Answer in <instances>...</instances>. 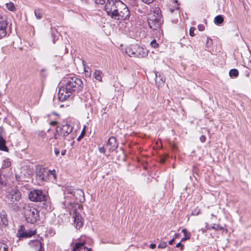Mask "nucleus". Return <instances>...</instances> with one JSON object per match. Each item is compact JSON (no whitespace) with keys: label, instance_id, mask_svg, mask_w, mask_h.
Segmentation results:
<instances>
[{"label":"nucleus","instance_id":"obj_1","mask_svg":"<svg viewBox=\"0 0 251 251\" xmlns=\"http://www.w3.org/2000/svg\"><path fill=\"white\" fill-rule=\"evenodd\" d=\"M105 10L109 17L120 22L128 20L130 16L128 7L121 0H108Z\"/></svg>","mask_w":251,"mask_h":251},{"label":"nucleus","instance_id":"obj_2","mask_svg":"<svg viewBox=\"0 0 251 251\" xmlns=\"http://www.w3.org/2000/svg\"><path fill=\"white\" fill-rule=\"evenodd\" d=\"M83 84L81 79L76 76H69L64 80V84L58 92V99L63 101L73 95L81 91Z\"/></svg>","mask_w":251,"mask_h":251},{"label":"nucleus","instance_id":"obj_3","mask_svg":"<svg viewBox=\"0 0 251 251\" xmlns=\"http://www.w3.org/2000/svg\"><path fill=\"white\" fill-rule=\"evenodd\" d=\"M21 205V209L23 210V214L28 223L34 224L39 220V211L32 204L22 201Z\"/></svg>","mask_w":251,"mask_h":251},{"label":"nucleus","instance_id":"obj_4","mask_svg":"<svg viewBox=\"0 0 251 251\" xmlns=\"http://www.w3.org/2000/svg\"><path fill=\"white\" fill-rule=\"evenodd\" d=\"M56 176L55 171H50L47 168L38 167L36 171V178L39 184L41 185L44 184L45 182L49 181L53 179L55 180Z\"/></svg>","mask_w":251,"mask_h":251},{"label":"nucleus","instance_id":"obj_5","mask_svg":"<svg viewBox=\"0 0 251 251\" xmlns=\"http://www.w3.org/2000/svg\"><path fill=\"white\" fill-rule=\"evenodd\" d=\"M7 200L9 201L8 206L15 211L21 210V201L17 203L22 198L21 192L17 189H13L6 195Z\"/></svg>","mask_w":251,"mask_h":251},{"label":"nucleus","instance_id":"obj_6","mask_svg":"<svg viewBox=\"0 0 251 251\" xmlns=\"http://www.w3.org/2000/svg\"><path fill=\"white\" fill-rule=\"evenodd\" d=\"M160 9L151 12L148 17V23L149 27L153 30L159 28L163 22Z\"/></svg>","mask_w":251,"mask_h":251},{"label":"nucleus","instance_id":"obj_7","mask_svg":"<svg viewBox=\"0 0 251 251\" xmlns=\"http://www.w3.org/2000/svg\"><path fill=\"white\" fill-rule=\"evenodd\" d=\"M73 129V127L67 123L61 126H57L55 132L64 142L65 140L71 141L74 139V135L72 133Z\"/></svg>","mask_w":251,"mask_h":251},{"label":"nucleus","instance_id":"obj_8","mask_svg":"<svg viewBox=\"0 0 251 251\" xmlns=\"http://www.w3.org/2000/svg\"><path fill=\"white\" fill-rule=\"evenodd\" d=\"M126 53L130 57H145L148 55V50L137 45H132L126 49Z\"/></svg>","mask_w":251,"mask_h":251},{"label":"nucleus","instance_id":"obj_9","mask_svg":"<svg viewBox=\"0 0 251 251\" xmlns=\"http://www.w3.org/2000/svg\"><path fill=\"white\" fill-rule=\"evenodd\" d=\"M48 195L42 190L33 189L28 193V199L34 202L45 201L48 199Z\"/></svg>","mask_w":251,"mask_h":251},{"label":"nucleus","instance_id":"obj_10","mask_svg":"<svg viewBox=\"0 0 251 251\" xmlns=\"http://www.w3.org/2000/svg\"><path fill=\"white\" fill-rule=\"evenodd\" d=\"M10 32V29L8 26L6 18L1 17L0 18V39L9 35Z\"/></svg>","mask_w":251,"mask_h":251},{"label":"nucleus","instance_id":"obj_11","mask_svg":"<svg viewBox=\"0 0 251 251\" xmlns=\"http://www.w3.org/2000/svg\"><path fill=\"white\" fill-rule=\"evenodd\" d=\"M35 234V231L33 230H25L24 226L21 225L17 233L16 236L20 240L24 238H29Z\"/></svg>","mask_w":251,"mask_h":251},{"label":"nucleus","instance_id":"obj_12","mask_svg":"<svg viewBox=\"0 0 251 251\" xmlns=\"http://www.w3.org/2000/svg\"><path fill=\"white\" fill-rule=\"evenodd\" d=\"M118 147V143L115 137L112 136L108 140L105 148L109 151V152L115 151Z\"/></svg>","mask_w":251,"mask_h":251},{"label":"nucleus","instance_id":"obj_13","mask_svg":"<svg viewBox=\"0 0 251 251\" xmlns=\"http://www.w3.org/2000/svg\"><path fill=\"white\" fill-rule=\"evenodd\" d=\"M28 245L34 251H45L43 245L40 240H30L28 242Z\"/></svg>","mask_w":251,"mask_h":251},{"label":"nucleus","instance_id":"obj_14","mask_svg":"<svg viewBox=\"0 0 251 251\" xmlns=\"http://www.w3.org/2000/svg\"><path fill=\"white\" fill-rule=\"evenodd\" d=\"M73 217L76 228L79 229L83 226V221L81 216L77 213L76 210H75L73 212Z\"/></svg>","mask_w":251,"mask_h":251},{"label":"nucleus","instance_id":"obj_15","mask_svg":"<svg viewBox=\"0 0 251 251\" xmlns=\"http://www.w3.org/2000/svg\"><path fill=\"white\" fill-rule=\"evenodd\" d=\"M73 196L77 202H83L85 201L84 193L81 189H75Z\"/></svg>","mask_w":251,"mask_h":251},{"label":"nucleus","instance_id":"obj_16","mask_svg":"<svg viewBox=\"0 0 251 251\" xmlns=\"http://www.w3.org/2000/svg\"><path fill=\"white\" fill-rule=\"evenodd\" d=\"M85 249L84 242H77L73 247L72 251H85Z\"/></svg>","mask_w":251,"mask_h":251},{"label":"nucleus","instance_id":"obj_17","mask_svg":"<svg viewBox=\"0 0 251 251\" xmlns=\"http://www.w3.org/2000/svg\"><path fill=\"white\" fill-rule=\"evenodd\" d=\"M156 78L155 79L156 84L158 87H161L164 85L165 79L164 76L160 74L157 75V74H155Z\"/></svg>","mask_w":251,"mask_h":251},{"label":"nucleus","instance_id":"obj_18","mask_svg":"<svg viewBox=\"0 0 251 251\" xmlns=\"http://www.w3.org/2000/svg\"><path fill=\"white\" fill-rule=\"evenodd\" d=\"M58 139H61V138L60 136H58V134L55 132H54L53 133V137L50 138L49 142L50 143L51 146L53 145L55 146L58 144V142L56 140Z\"/></svg>","mask_w":251,"mask_h":251},{"label":"nucleus","instance_id":"obj_19","mask_svg":"<svg viewBox=\"0 0 251 251\" xmlns=\"http://www.w3.org/2000/svg\"><path fill=\"white\" fill-rule=\"evenodd\" d=\"M174 4L175 5L173 6V8H169V11L171 13H173L174 12H176V14L178 15L179 7L178 6V4L177 3V1L176 0L174 1Z\"/></svg>","mask_w":251,"mask_h":251},{"label":"nucleus","instance_id":"obj_20","mask_svg":"<svg viewBox=\"0 0 251 251\" xmlns=\"http://www.w3.org/2000/svg\"><path fill=\"white\" fill-rule=\"evenodd\" d=\"M7 217V216L5 212L2 211L0 214V218L1 219V223L4 226H7L8 224Z\"/></svg>","mask_w":251,"mask_h":251},{"label":"nucleus","instance_id":"obj_21","mask_svg":"<svg viewBox=\"0 0 251 251\" xmlns=\"http://www.w3.org/2000/svg\"><path fill=\"white\" fill-rule=\"evenodd\" d=\"M6 141L0 135V150L3 151H7L8 148L5 145Z\"/></svg>","mask_w":251,"mask_h":251},{"label":"nucleus","instance_id":"obj_22","mask_svg":"<svg viewBox=\"0 0 251 251\" xmlns=\"http://www.w3.org/2000/svg\"><path fill=\"white\" fill-rule=\"evenodd\" d=\"M7 176L2 173L1 170L0 172V184L1 185H5L7 183Z\"/></svg>","mask_w":251,"mask_h":251},{"label":"nucleus","instance_id":"obj_23","mask_svg":"<svg viewBox=\"0 0 251 251\" xmlns=\"http://www.w3.org/2000/svg\"><path fill=\"white\" fill-rule=\"evenodd\" d=\"M11 166V162L9 159L6 158L4 159L2 163L1 169L7 168Z\"/></svg>","mask_w":251,"mask_h":251},{"label":"nucleus","instance_id":"obj_24","mask_svg":"<svg viewBox=\"0 0 251 251\" xmlns=\"http://www.w3.org/2000/svg\"><path fill=\"white\" fill-rule=\"evenodd\" d=\"M5 7L8 10L11 11H15L16 9L15 5L12 2L6 3Z\"/></svg>","mask_w":251,"mask_h":251},{"label":"nucleus","instance_id":"obj_25","mask_svg":"<svg viewBox=\"0 0 251 251\" xmlns=\"http://www.w3.org/2000/svg\"><path fill=\"white\" fill-rule=\"evenodd\" d=\"M101 75H102L101 71H100V70H96L94 74V76L96 79L100 81L102 79Z\"/></svg>","mask_w":251,"mask_h":251},{"label":"nucleus","instance_id":"obj_26","mask_svg":"<svg viewBox=\"0 0 251 251\" xmlns=\"http://www.w3.org/2000/svg\"><path fill=\"white\" fill-rule=\"evenodd\" d=\"M214 22L216 24H221L224 22V18L222 15H218L215 17Z\"/></svg>","mask_w":251,"mask_h":251},{"label":"nucleus","instance_id":"obj_27","mask_svg":"<svg viewBox=\"0 0 251 251\" xmlns=\"http://www.w3.org/2000/svg\"><path fill=\"white\" fill-rule=\"evenodd\" d=\"M35 15L37 19H40L42 17L43 11L41 9H36L34 10Z\"/></svg>","mask_w":251,"mask_h":251},{"label":"nucleus","instance_id":"obj_28","mask_svg":"<svg viewBox=\"0 0 251 251\" xmlns=\"http://www.w3.org/2000/svg\"><path fill=\"white\" fill-rule=\"evenodd\" d=\"M181 232L182 233H183L184 235H183V237L182 238H181V242H183V241H184L186 240H188L190 238V235L189 234L188 235V233H187V231L186 229H185V228L182 229Z\"/></svg>","mask_w":251,"mask_h":251},{"label":"nucleus","instance_id":"obj_29","mask_svg":"<svg viewBox=\"0 0 251 251\" xmlns=\"http://www.w3.org/2000/svg\"><path fill=\"white\" fill-rule=\"evenodd\" d=\"M229 75L231 77H237L239 75L238 71L237 69H233L229 71Z\"/></svg>","mask_w":251,"mask_h":251},{"label":"nucleus","instance_id":"obj_30","mask_svg":"<svg viewBox=\"0 0 251 251\" xmlns=\"http://www.w3.org/2000/svg\"><path fill=\"white\" fill-rule=\"evenodd\" d=\"M75 189H74L71 186H67L66 187L65 190V192L67 193L68 194H70L73 195L74 193V191Z\"/></svg>","mask_w":251,"mask_h":251},{"label":"nucleus","instance_id":"obj_31","mask_svg":"<svg viewBox=\"0 0 251 251\" xmlns=\"http://www.w3.org/2000/svg\"><path fill=\"white\" fill-rule=\"evenodd\" d=\"M8 246L4 243L0 242V251H7Z\"/></svg>","mask_w":251,"mask_h":251},{"label":"nucleus","instance_id":"obj_32","mask_svg":"<svg viewBox=\"0 0 251 251\" xmlns=\"http://www.w3.org/2000/svg\"><path fill=\"white\" fill-rule=\"evenodd\" d=\"M201 213V209L198 207L195 208L192 211L191 214L194 216H197Z\"/></svg>","mask_w":251,"mask_h":251},{"label":"nucleus","instance_id":"obj_33","mask_svg":"<svg viewBox=\"0 0 251 251\" xmlns=\"http://www.w3.org/2000/svg\"><path fill=\"white\" fill-rule=\"evenodd\" d=\"M211 228L215 230H220L223 229V227H222L221 226H220L218 224H214L213 226H211Z\"/></svg>","mask_w":251,"mask_h":251},{"label":"nucleus","instance_id":"obj_34","mask_svg":"<svg viewBox=\"0 0 251 251\" xmlns=\"http://www.w3.org/2000/svg\"><path fill=\"white\" fill-rule=\"evenodd\" d=\"M213 44L212 40L209 38H207L206 43V46L207 48H210Z\"/></svg>","mask_w":251,"mask_h":251},{"label":"nucleus","instance_id":"obj_35","mask_svg":"<svg viewBox=\"0 0 251 251\" xmlns=\"http://www.w3.org/2000/svg\"><path fill=\"white\" fill-rule=\"evenodd\" d=\"M151 45L153 48H156L159 46L158 44L156 42L155 40H153L151 42Z\"/></svg>","mask_w":251,"mask_h":251},{"label":"nucleus","instance_id":"obj_36","mask_svg":"<svg viewBox=\"0 0 251 251\" xmlns=\"http://www.w3.org/2000/svg\"><path fill=\"white\" fill-rule=\"evenodd\" d=\"M167 246V243L165 242H161L158 246V248L164 249Z\"/></svg>","mask_w":251,"mask_h":251},{"label":"nucleus","instance_id":"obj_37","mask_svg":"<svg viewBox=\"0 0 251 251\" xmlns=\"http://www.w3.org/2000/svg\"><path fill=\"white\" fill-rule=\"evenodd\" d=\"M95 2L97 4H106L108 0H94Z\"/></svg>","mask_w":251,"mask_h":251},{"label":"nucleus","instance_id":"obj_38","mask_svg":"<svg viewBox=\"0 0 251 251\" xmlns=\"http://www.w3.org/2000/svg\"><path fill=\"white\" fill-rule=\"evenodd\" d=\"M195 30V27H191L190 29H189V35L192 36V37H193L195 35V33H194V30Z\"/></svg>","mask_w":251,"mask_h":251},{"label":"nucleus","instance_id":"obj_39","mask_svg":"<svg viewBox=\"0 0 251 251\" xmlns=\"http://www.w3.org/2000/svg\"><path fill=\"white\" fill-rule=\"evenodd\" d=\"M176 248H180V250L181 251H183V249H184V246L183 245H182L181 244V242L180 241V242H179L178 243H177L176 245Z\"/></svg>","mask_w":251,"mask_h":251},{"label":"nucleus","instance_id":"obj_40","mask_svg":"<svg viewBox=\"0 0 251 251\" xmlns=\"http://www.w3.org/2000/svg\"><path fill=\"white\" fill-rule=\"evenodd\" d=\"M85 129L84 128L83 129V130L81 132V134H80V136L78 137L77 138V140L78 141H79L80 140V139H81V138L84 136V135L85 134Z\"/></svg>","mask_w":251,"mask_h":251},{"label":"nucleus","instance_id":"obj_41","mask_svg":"<svg viewBox=\"0 0 251 251\" xmlns=\"http://www.w3.org/2000/svg\"><path fill=\"white\" fill-rule=\"evenodd\" d=\"M142 1L147 4L151 3L154 0H142Z\"/></svg>","mask_w":251,"mask_h":251},{"label":"nucleus","instance_id":"obj_42","mask_svg":"<svg viewBox=\"0 0 251 251\" xmlns=\"http://www.w3.org/2000/svg\"><path fill=\"white\" fill-rule=\"evenodd\" d=\"M198 28L200 31H203L204 29V26L203 25H199L198 26Z\"/></svg>","mask_w":251,"mask_h":251},{"label":"nucleus","instance_id":"obj_43","mask_svg":"<svg viewBox=\"0 0 251 251\" xmlns=\"http://www.w3.org/2000/svg\"><path fill=\"white\" fill-rule=\"evenodd\" d=\"M54 153L56 155V156H57L59 154V152H60L59 150L58 149H57V148H54Z\"/></svg>","mask_w":251,"mask_h":251},{"label":"nucleus","instance_id":"obj_44","mask_svg":"<svg viewBox=\"0 0 251 251\" xmlns=\"http://www.w3.org/2000/svg\"><path fill=\"white\" fill-rule=\"evenodd\" d=\"M200 140L201 142L203 143L205 141V140H206V137L204 135H201L200 138Z\"/></svg>","mask_w":251,"mask_h":251},{"label":"nucleus","instance_id":"obj_45","mask_svg":"<svg viewBox=\"0 0 251 251\" xmlns=\"http://www.w3.org/2000/svg\"><path fill=\"white\" fill-rule=\"evenodd\" d=\"M99 151L101 153H104L105 151V150H106V149L105 148V147H101V148H99Z\"/></svg>","mask_w":251,"mask_h":251},{"label":"nucleus","instance_id":"obj_46","mask_svg":"<svg viewBox=\"0 0 251 251\" xmlns=\"http://www.w3.org/2000/svg\"><path fill=\"white\" fill-rule=\"evenodd\" d=\"M156 247V245L155 244H151L150 245V248L151 249H154Z\"/></svg>","mask_w":251,"mask_h":251},{"label":"nucleus","instance_id":"obj_47","mask_svg":"<svg viewBox=\"0 0 251 251\" xmlns=\"http://www.w3.org/2000/svg\"><path fill=\"white\" fill-rule=\"evenodd\" d=\"M57 124V121H51L50 123V124L52 126H55Z\"/></svg>","mask_w":251,"mask_h":251},{"label":"nucleus","instance_id":"obj_48","mask_svg":"<svg viewBox=\"0 0 251 251\" xmlns=\"http://www.w3.org/2000/svg\"><path fill=\"white\" fill-rule=\"evenodd\" d=\"M38 135L44 137L45 135V133L42 131H41L39 133Z\"/></svg>","mask_w":251,"mask_h":251},{"label":"nucleus","instance_id":"obj_49","mask_svg":"<svg viewBox=\"0 0 251 251\" xmlns=\"http://www.w3.org/2000/svg\"><path fill=\"white\" fill-rule=\"evenodd\" d=\"M66 150H63L61 151V153L62 155H64L66 154Z\"/></svg>","mask_w":251,"mask_h":251},{"label":"nucleus","instance_id":"obj_50","mask_svg":"<svg viewBox=\"0 0 251 251\" xmlns=\"http://www.w3.org/2000/svg\"><path fill=\"white\" fill-rule=\"evenodd\" d=\"M174 241H175V239L173 238L172 240H171L170 241H169V244L170 245H172L173 243H174Z\"/></svg>","mask_w":251,"mask_h":251},{"label":"nucleus","instance_id":"obj_51","mask_svg":"<svg viewBox=\"0 0 251 251\" xmlns=\"http://www.w3.org/2000/svg\"><path fill=\"white\" fill-rule=\"evenodd\" d=\"M16 179L17 181H20V176H18L17 175H15Z\"/></svg>","mask_w":251,"mask_h":251},{"label":"nucleus","instance_id":"obj_52","mask_svg":"<svg viewBox=\"0 0 251 251\" xmlns=\"http://www.w3.org/2000/svg\"><path fill=\"white\" fill-rule=\"evenodd\" d=\"M180 234L179 233H176V234H175V237L174 238V239L175 238H178L180 236Z\"/></svg>","mask_w":251,"mask_h":251},{"label":"nucleus","instance_id":"obj_53","mask_svg":"<svg viewBox=\"0 0 251 251\" xmlns=\"http://www.w3.org/2000/svg\"><path fill=\"white\" fill-rule=\"evenodd\" d=\"M206 227L207 230H210L211 229H212L211 226H209L208 224H206Z\"/></svg>","mask_w":251,"mask_h":251},{"label":"nucleus","instance_id":"obj_54","mask_svg":"<svg viewBox=\"0 0 251 251\" xmlns=\"http://www.w3.org/2000/svg\"><path fill=\"white\" fill-rule=\"evenodd\" d=\"M85 249L87 250V251H92L91 248H87V247H86Z\"/></svg>","mask_w":251,"mask_h":251}]
</instances>
